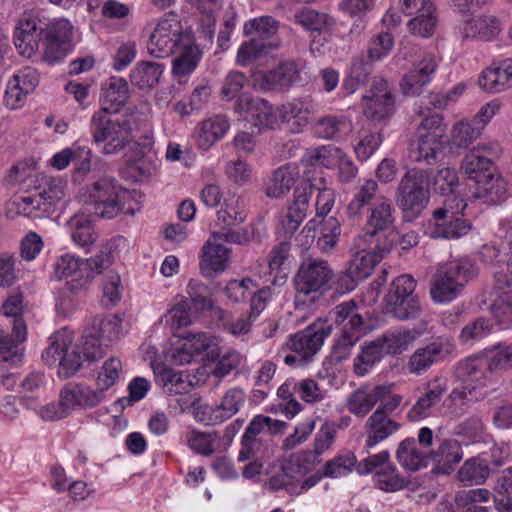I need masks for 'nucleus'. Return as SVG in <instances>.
Here are the masks:
<instances>
[{"instance_id":"obj_42","label":"nucleus","mask_w":512,"mask_h":512,"mask_svg":"<svg viewBox=\"0 0 512 512\" xmlns=\"http://www.w3.org/2000/svg\"><path fill=\"white\" fill-rule=\"evenodd\" d=\"M493 164L489 157L481 152L480 146L474 147L465 154L461 161L460 171L467 179L477 183V180L485 177L493 171Z\"/></svg>"},{"instance_id":"obj_22","label":"nucleus","mask_w":512,"mask_h":512,"mask_svg":"<svg viewBox=\"0 0 512 512\" xmlns=\"http://www.w3.org/2000/svg\"><path fill=\"white\" fill-rule=\"evenodd\" d=\"M437 66L436 58L433 55H425L404 76L401 82L402 92L408 96L419 95L422 88L432 81Z\"/></svg>"},{"instance_id":"obj_51","label":"nucleus","mask_w":512,"mask_h":512,"mask_svg":"<svg viewBox=\"0 0 512 512\" xmlns=\"http://www.w3.org/2000/svg\"><path fill=\"white\" fill-rule=\"evenodd\" d=\"M378 183L373 179L365 180L353 195V198L347 206V214L350 218H359L365 206L371 205L379 197Z\"/></svg>"},{"instance_id":"obj_9","label":"nucleus","mask_w":512,"mask_h":512,"mask_svg":"<svg viewBox=\"0 0 512 512\" xmlns=\"http://www.w3.org/2000/svg\"><path fill=\"white\" fill-rule=\"evenodd\" d=\"M430 174L425 169H411L401 178L396 189V203L406 220L417 218L430 198Z\"/></svg>"},{"instance_id":"obj_36","label":"nucleus","mask_w":512,"mask_h":512,"mask_svg":"<svg viewBox=\"0 0 512 512\" xmlns=\"http://www.w3.org/2000/svg\"><path fill=\"white\" fill-rule=\"evenodd\" d=\"M442 140L433 135H417L409 145L408 156L411 161L431 165L441 153Z\"/></svg>"},{"instance_id":"obj_41","label":"nucleus","mask_w":512,"mask_h":512,"mask_svg":"<svg viewBox=\"0 0 512 512\" xmlns=\"http://www.w3.org/2000/svg\"><path fill=\"white\" fill-rule=\"evenodd\" d=\"M247 217L244 200L240 195L229 194L216 212L217 223L223 228L242 224Z\"/></svg>"},{"instance_id":"obj_27","label":"nucleus","mask_w":512,"mask_h":512,"mask_svg":"<svg viewBox=\"0 0 512 512\" xmlns=\"http://www.w3.org/2000/svg\"><path fill=\"white\" fill-rule=\"evenodd\" d=\"M401 426L402 425L398 421L391 418V416L383 415L380 412L373 411L364 425L366 434L365 448H374L379 443L397 433Z\"/></svg>"},{"instance_id":"obj_62","label":"nucleus","mask_w":512,"mask_h":512,"mask_svg":"<svg viewBox=\"0 0 512 512\" xmlns=\"http://www.w3.org/2000/svg\"><path fill=\"white\" fill-rule=\"evenodd\" d=\"M490 496L491 493L484 488L464 490L456 495L455 502L463 509L462 512H489L487 507L478 503L487 502Z\"/></svg>"},{"instance_id":"obj_3","label":"nucleus","mask_w":512,"mask_h":512,"mask_svg":"<svg viewBox=\"0 0 512 512\" xmlns=\"http://www.w3.org/2000/svg\"><path fill=\"white\" fill-rule=\"evenodd\" d=\"M23 311V294L17 287L7 294L2 303V327H5V335H2V365L7 363L11 367H17L23 361V343L27 339Z\"/></svg>"},{"instance_id":"obj_5","label":"nucleus","mask_w":512,"mask_h":512,"mask_svg":"<svg viewBox=\"0 0 512 512\" xmlns=\"http://www.w3.org/2000/svg\"><path fill=\"white\" fill-rule=\"evenodd\" d=\"M333 271L325 260H304L294 277L296 310L303 312L314 311L316 304L321 300L329 288Z\"/></svg>"},{"instance_id":"obj_23","label":"nucleus","mask_w":512,"mask_h":512,"mask_svg":"<svg viewBox=\"0 0 512 512\" xmlns=\"http://www.w3.org/2000/svg\"><path fill=\"white\" fill-rule=\"evenodd\" d=\"M231 250L221 242V236L212 233L202 247V271L209 276L211 272H223L230 261Z\"/></svg>"},{"instance_id":"obj_61","label":"nucleus","mask_w":512,"mask_h":512,"mask_svg":"<svg viewBox=\"0 0 512 512\" xmlns=\"http://www.w3.org/2000/svg\"><path fill=\"white\" fill-rule=\"evenodd\" d=\"M318 226H320V235L317 245L322 252H331L336 247L341 235L340 222L336 217L331 216L326 220H320Z\"/></svg>"},{"instance_id":"obj_7","label":"nucleus","mask_w":512,"mask_h":512,"mask_svg":"<svg viewBox=\"0 0 512 512\" xmlns=\"http://www.w3.org/2000/svg\"><path fill=\"white\" fill-rule=\"evenodd\" d=\"M280 23L270 15L250 19L244 23V35L250 37L243 42L237 51L236 62L239 66H246L258 60L271 51L280 47V41L275 39Z\"/></svg>"},{"instance_id":"obj_35","label":"nucleus","mask_w":512,"mask_h":512,"mask_svg":"<svg viewBox=\"0 0 512 512\" xmlns=\"http://www.w3.org/2000/svg\"><path fill=\"white\" fill-rule=\"evenodd\" d=\"M352 128V123L344 115H325L318 118L313 125V133L317 138L339 140Z\"/></svg>"},{"instance_id":"obj_49","label":"nucleus","mask_w":512,"mask_h":512,"mask_svg":"<svg viewBox=\"0 0 512 512\" xmlns=\"http://www.w3.org/2000/svg\"><path fill=\"white\" fill-rule=\"evenodd\" d=\"M419 336V333L408 328L389 329L379 336L387 355H397L405 351Z\"/></svg>"},{"instance_id":"obj_21","label":"nucleus","mask_w":512,"mask_h":512,"mask_svg":"<svg viewBox=\"0 0 512 512\" xmlns=\"http://www.w3.org/2000/svg\"><path fill=\"white\" fill-rule=\"evenodd\" d=\"M237 110L255 127L271 128L277 123V115L272 106L261 98L241 95L237 101Z\"/></svg>"},{"instance_id":"obj_54","label":"nucleus","mask_w":512,"mask_h":512,"mask_svg":"<svg viewBox=\"0 0 512 512\" xmlns=\"http://www.w3.org/2000/svg\"><path fill=\"white\" fill-rule=\"evenodd\" d=\"M491 468L487 456H477L465 461L458 471L461 482L481 484L489 477Z\"/></svg>"},{"instance_id":"obj_53","label":"nucleus","mask_w":512,"mask_h":512,"mask_svg":"<svg viewBox=\"0 0 512 512\" xmlns=\"http://www.w3.org/2000/svg\"><path fill=\"white\" fill-rule=\"evenodd\" d=\"M156 383L160 385L168 395H185L192 388L188 376L183 372H177L173 369H163L156 378Z\"/></svg>"},{"instance_id":"obj_47","label":"nucleus","mask_w":512,"mask_h":512,"mask_svg":"<svg viewBox=\"0 0 512 512\" xmlns=\"http://www.w3.org/2000/svg\"><path fill=\"white\" fill-rule=\"evenodd\" d=\"M434 226L430 230L432 238L458 239L466 235L471 224L464 217L433 218Z\"/></svg>"},{"instance_id":"obj_34","label":"nucleus","mask_w":512,"mask_h":512,"mask_svg":"<svg viewBox=\"0 0 512 512\" xmlns=\"http://www.w3.org/2000/svg\"><path fill=\"white\" fill-rule=\"evenodd\" d=\"M502 237V248L508 256L505 269L501 268L494 272V289L504 290L512 287V215L500 223Z\"/></svg>"},{"instance_id":"obj_4","label":"nucleus","mask_w":512,"mask_h":512,"mask_svg":"<svg viewBox=\"0 0 512 512\" xmlns=\"http://www.w3.org/2000/svg\"><path fill=\"white\" fill-rule=\"evenodd\" d=\"M132 118V115L113 113L107 107L93 113L90 133L102 154H117L133 141Z\"/></svg>"},{"instance_id":"obj_44","label":"nucleus","mask_w":512,"mask_h":512,"mask_svg":"<svg viewBox=\"0 0 512 512\" xmlns=\"http://www.w3.org/2000/svg\"><path fill=\"white\" fill-rule=\"evenodd\" d=\"M385 355H387V352L379 337L365 342L354 359V373L357 376H365Z\"/></svg>"},{"instance_id":"obj_58","label":"nucleus","mask_w":512,"mask_h":512,"mask_svg":"<svg viewBox=\"0 0 512 512\" xmlns=\"http://www.w3.org/2000/svg\"><path fill=\"white\" fill-rule=\"evenodd\" d=\"M357 458L351 451H341L329 460L323 470V476L328 478H340L347 476L356 469Z\"/></svg>"},{"instance_id":"obj_25","label":"nucleus","mask_w":512,"mask_h":512,"mask_svg":"<svg viewBox=\"0 0 512 512\" xmlns=\"http://www.w3.org/2000/svg\"><path fill=\"white\" fill-rule=\"evenodd\" d=\"M491 354L487 357L473 356L460 361L457 365V376L465 383H472L482 390L488 383V372L494 373L499 369L491 368Z\"/></svg>"},{"instance_id":"obj_55","label":"nucleus","mask_w":512,"mask_h":512,"mask_svg":"<svg viewBox=\"0 0 512 512\" xmlns=\"http://www.w3.org/2000/svg\"><path fill=\"white\" fill-rule=\"evenodd\" d=\"M477 121L463 119L457 122L451 129L450 143L456 148H468L482 133V125Z\"/></svg>"},{"instance_id":"obj_37","label":"nucleus","mask_w":512,"mask_h":512,"mask_svg":"<svg viewBox=\"0 0 512 512\" xmlns=\"http://www.w3.org/2000/svg\"><path fill=\"white\" fill-rule=\"evenodd\" d=\"M67 229L73 243L85 251H89L97 240L92 221L84 213L72 216L67 222Z\"/></svg>"},{"instance_id":"obj_1","label":"nucleus","mask_w":512,"mask_h":512,"mask_svg":"<svg viewBox=\"0 0 512 512\" xmlns=\"http://www.w3.org/2000/svg\"><path fill=\"white\" fill-rule=\"evenodd\" d=\"M44 32L42 59L45 62L53 64L71 52L73 25L68 19L58 18L46 23L36 15L25 14L14 33V43L19 53L28 58L35 55Z\"/></svg>"},{"instance_id":"obj_18","label":"nucleus","mask_w":512,"mask_h":512,"mask_svg":"<svg viewBox=\"0 0 512 512\" xmlns=\"http://www.w3.org/2000/svg\"><path fill=\"white\" fill-rule=\"evenodd\" d=\"M448 390L445 380L435 378L426 383L424 393L411 406L406 414L410 422H418L433 415Z\"/></svg>"},{"instance_id":"obj_57","label":"nucleus","mask_w":512,"mask_h":512,"mask_svg":"<svg viewBox=\"0 0 512 512\" xmlns=\"http://www.w3.org/2000/svg\"><path fill=\"white\" fill-rule=\"evenodd\" d=\"M443 269L462 286L473 280L478 275V266L470 257H461L447 263Z\"/></svg>"},{"instance_id":"obj_15","label":"nucleus","mask_w":512,"mask_h":512,"mask_svg":"<svg viewBox=\"0 0 512 512\" xmlns=\"http://www.w3.org/2000/svg\"><path fill=\"white\" fill-rule=\"evenodd\" d=\"M364 115L374 122L390 117L395 110V101L387 81L375 78L362 97Z\"/></svg>"},{"instance_id":"obj_14","label":"nucleus","mask_w":512,"mask_h":512,"mask_svg":"<svg viewBox=\"0 0 512 512\" xmlns=\"http://www.w3.org/2000/svg\"><path fill=\"white\" fill-rule=\"evenodd\" d=\"M121 332V319L116 315L95 317L91 327L85 330L83 353L86 359L96 360L103 356L104 348L116 340Z\"/></svg>"},{"instance_id":"obj_48","label":"nucleus","mask_w":512,"mask_h":512,"mask_svg":"<svg viewBox=\"0 0 512 512\" xmlns=\"http://www.w3.org/2000/svg\"><path fill=\"white\" fill-rule=\"evenodd\" d=\"M293 22L308 32L319 34L330 30L335 24L334 19L328 14L307 7L301 8L293 14Z\"/></svg>"},{"instance_id":"obj_29","label":"nucleus","mask_w":512,"mask_h":512,"mask_svg":"<svg viewBox=\"0 0 512 512\" xmlns=\"http://www.w3.org/2000/svg\"><path fill=\"white\" fill-rule=\"evenodd\" d=\"M388 390L384 386L361 387L352 392L346 400L347 410L357 417L366 416L375 405L384 400Z\"/></svg>"},{"instance_id":"obj_63","label":"nucleus","mask_w":512,"mask_h":512,"mask_svg":"<svg viewBox=\"0 0 512 512\" xmlns=\"http://www.w3.org/2000/svg\"><path fill=\"white\" fill-rule=\"evenodd\" d=\"M186 292L188 294L186 301L190 308L193 307L196 311H206L212 308L211 291L203 282L191 279L188 282Z\"/></svg>"},{"instance_id":"obj_26","label":"nucleus","mask_w":512,"mask_h":512,"mask_svg":"<svg viewBox=\"0 0 512 512\" xmlns=\"http://www.w3.org/2000/svg\"><path fill=\"white\" fill-rule=\"evenodd\" d=\"M172 55V72L176 77H186L195 71L201 58L202 51L195 43L193 35L184 36L182 43L175 48Z\"/></svg>"},{"instance_id":"obj_56","label":"nucleus","mask_w":512,"mask_h":512,"mask_svg":"<svg viewBox=\"0 0 512 512\" xmlns=\"http://www.w3.org/2000/svg\"><path fill=\"white\" fill-rule=\"evenodd\" d=\"M286 423L265 415H256L245 429L244 436L261 438L262 435H275L285 430Z\"/></svg>"},{"instance_id":"obj_8","label":"nucleus","mask_w":512,"mask_h":512,"mask_svg":"<svg viewBox=\"0 0 512 512\" xmlns=\"http://www.w3.org/2000/svg\"><path fill=\"white\" fill-rule=\"evenodd\" d=\"M112 263L109 252L101 251L90 259H81L72 254L60 256L54 265L58 279H66L68 289L77 293L86 289L93 279Z\"/></svg>"},{"instance_id":"obj_6","label":"nucleus","mask_w":512,"mask_h":512,"mask_svg":"<svg viewBox=\"0 0 512 512\" xmlns=\"http://www.w3.org/2000/svg\"><path fill=\"white\" fill-rule=\"evenodd\" d=\"M327 319L339 330L331 356L334 361L341 362L350 356L355 344L365 335L367 325L354 300L338 304L329 312Z\"/></svg>"},{"instance_id":"obj_52","label":"nucleus","mask_w":512,"mask_h":512,"mask_svg":"<svg viewBox=\"0 0 512 512\" xmlns=\"http://www.w3.org/2000/svg\"><path fill=\"white\" fill-rule=\"evenodd\" d=\"M323 475L314 474L309 478L300 481L294 476L289 475L286 470L281 473L274 475L270 479V486L274 490L284 489L291 495H299L310 488L314 487L321 479Z\"/></svg>"},{"instance_id":"obj_38","label":"nucleus","mask_w":512,"mask_h":512,"mask_svg":"<svg viewBox=\"0 0 512 512\" xmlns=\"http://www.w3.org/2000/svg\"><path fill=\"white\" fill-rule=\"evenodd\" d=\"M299 177V169L286 164L276 169L266 184L265 193L269 198H282L295 185Z\"/></svg>"},{"instance_id":"obj_50","label":"nucleus","mask_w":512,"mask_h":512,"mask_svg":"<svg viewBox=\"0 0 512 512\" xmlns=\"http://www.w3.org/2000/svg\"><path fill=\"white\" fill-rule=\"evenodd\" d=\"M462 286L442 268L438 271L431 287V298L436 303H449L456 299L462 291Z\"/></svg>"},{"instance_id":"obj_13","label":"nucleus","mask_w":512,"mask_h":512,"mask_svg":"<svg viewBox=\"0 0 512 512\" xmlns=\"http://www.w3.org/2000/svg\"><path fill=\"white\" fill-rule=\"evenodd\" d=\"M433 438V431L429 427H422L417 438L402 440L396 450L399 465L408 472L426 468L431 461Z\"/></svg>"},{"instance_id":"obj_59","label":"nucleus","mask_w":512,"mask_h":512,"mask_svg":"<svg viewBox=\"0 0 512 512\" xmlns=\"http://www.w3.org/2000/svg\"><path fill=\"white\" fill-rule=\"evenodd\" d=\"M381 257L375 252L360 250L356 252L348 264L349 273L355 278L364 280L370 276L374 267L380 262Z\"/></svg>"},{"instance_id":"obj_10","label":"nucleus","mask_w":512,"mask_h":512,"mask_svg":"<svg viewBox=\"0 0 512 512\" xmlns=\"http://www.w3.org/2000/svg\"><path fill=\"white\" fill-rule=\"evenodd\" d=\"M42 359L49 366L58 364V374L63 378L74 376L83 363L79 348L73 344V333L66 328L50 336L49 346L43 351Z\"/></svg>"},{"instance_id":"obj_19","label":"nucleus","mask_w":512,"mask_h":512,"mask_svg":"<svg viewBox=\"0 0 512 512\" xmlns=\"http://www.w3.org/2000/svg\"><path fill=\"white\" fill-rule=\"evenodd\" d=\"M512 195V186L496 170L477 180L473 197L485 204L498 205Z\"/></svg>"},{"instance_id":"obj_20","label":"nucleus","mask_w":512,"mask_h":512,"mask_svg":"<svg viewBox=\"0 0 512 512\" xmlns=\"http://www.w3.org/2000/svg\"><path fill=\"white\" fill-rule=\"evenodd\" d=\"M309 187H305L308 191L312 192L313 189L318 190L316 197L315 209L316 215L313 219L309 220L304 226L301 234L306 238V244L312 242L316 237V228L320 220H326L327 215L331 212L335 204V193L332 189L327 188L325 180L320 177L318 181H308Z\"/></svg>"},{"instance_id":"obj_17","label":"nucleus","mask_w":512,"mask_h":512,"mask_svg":"<svg viewBox=\"0 0 512 512\" xmlns=\"http://www.w3.org/2000/svg\"><path fill=\"white\" fill-rule=\"evenodd\" d=\"M455 346L449 337L440 336L423 347L417 348L408 360V370L413 375L425 373L435 363L452 354Z\"/></svg>"},{"instance_id":"obj_60","label":"nucleus","mask_w":512,"mask_h":512,"mask_svg":"<svg viewBox=\"0 0 512 512\" xmlns=\"http://www.w3.org/2000/svg\"><path fill=\"white\" fill-rule=\"evenodd\" d=\"M497 291L499 294L491 304V314L500 328L505 329L512 325V291L510 289Z\"/></svg>"},{"instance_id":"obj_2","label":"nucleus","mask_w":512,"mask_h":512,"mask_svg":"<svg viewBox=\"0 0 512 512\" xmlns=\"http://www.w3.org/2000/svg\"><path fill=\"white\" fill-rule=\"evenodd\" d=\"M140 197L136 190H129L106 176L92 184L86 205L97 217L113 219L122 213L133 215L139 210Z\"/></svg>"},{"instance_id":"obj_24","label":"nucleus","mask_w":512,"mask_h":512,"mask_svg":"<svg viewBox=\"0 0 512 512\" xmlns=\"http://www.w3.org/2000/svg\"><path fill=\"white\" fill-rule=\"evenodd\" d=\"M342 150L333 145H323L306 151L301 158L305 181H318L311 173L313 168H332L342 157Z\"/></svg>"},{"instance_id":"obj_12","label":"nucleus","mask_w":512,"mask_h":512,"mask_svg":"<svg viewBox=\"0 0 512 512\" xmlns=\"http://www.w3.org/2000/svg\"><path fill=\"white\" fill-rule=\"evenodd\" d=\"M192 33L185 29L175 13H168L159 19L147 41V52L155 58L172 55L184 39Z\"/></svg>"},{"instance_id":"obj_39","label":"nucleus","mask_w":512,"mask_h":512,"mask_svg":"<svg viewBox=\"0 0 512 512\" xmlns=\"http://www.w3.org/2000/svg\"><path fill=\"white\" fill-rule=\"evenodd\" d=\"M311 191L306 188H296L293 203L288 207L287 213L282 219L285 232L293 234L307 215Z\"/></svg>"},{"instance_id":"obj_40","label":"nucleus","mask_w":512,"mask_h":512,"mask_svg":"<svg viewBox=\"0 0 512 512\" xmlns=\"http://www.w3.org/2000/svg\"><path fill=\"white\" fill-rule=\"evenodd\" d=\"M462 457V448L456 439H444L437 449L432 448L431 461L436 464V469L444 474H449Z\"/></svg>"},{"instance_id":"obj_11","label":"nucleus","mask_w":512,"mask_h":512,"mask_svg":"<svg viewBox=\"0 0 512 512\" xmlns=\"http://www.w3.org/2000/svg\"><path fill=\"white\" fill-rule=\"evenodd\" d=\"M332 332V324L328 319L319 318L303 331L293 335L289 346L293 354L286 355L287 365H302L312 358L321 348L325 339Z\"/></svg>"},{"instance_id":"obj_45","label":"nucleus","mask_w":512,"mask_h":512,"mask_svg":"<svg viewBox=\"0 0 512 512\" xmlns=\"http://www.w3.org/2000/svg\"><path fill=\"white\" fill-rule=\"evenodd\" d=\"M180 405L181 411L191 409L194 419L204 425L212 426L223 423L217 405L201 403L199 398L181 397L176 400Z\"/></svg>"},{"instance_id":"obj_30","label":"nucleus","mask_w":512,"mask_h":512,"mask_svg":"<svg viewBox=\"0 0 512 512\" xmlns=\"http://www.w3.org/2000/svg\"><path fill=\"white\" fill-rule=\"evenodd\" d=\"M52 213L49 203H46L37 191L26 196L15 197L7 203V217L25 216L30 218H43Z\"/></svg>"},{"instance_id":"obj_16","label":"nucleus","mask_w":512,"mask_h":512,"mask_svg":"<svg viewBox=\"0 0 512 512\" xmlns=\"http://www.w3.org/2000/svg\"><path fill=\"white\" fill-rule=\"evenodd\" d=\"M242 422L237 419L234 423L228 425L223 435L217 431L202 432L195 429L191 430L186 433L187 445L192 451L203 456L223 452L230 446L232 436L237 432Z\"/></svg>"},{"instance_id":"obj_64","label":"nucleus","mask_w":512,"mask_h":512,"mask_svg":"<svg viewBox=\"0 0 512 512\" xmlns=\"http://www.w3.org/2000/svg\"><path fill=\"white\" fill-rule=\"evenodd\" d=\"M319 104L310 95L296 98L283 106L284 117L287 120L299 119L306 121L308 116L319 111Z\"/></svg>"},{"instance_id":"obj_33","label":"nucleus","mask_w":512,"mask_h":512,"mask_svg":"<svg viewBox=\"0 0 512 512\" xmlns=\"http://www.w3.org/2000/svg\"><path fill=\"white\" fill-rule=\"evenodd\" d=\"M369 210L370 214L366 223L369 236H374L393 227L394 208L390 199L380 195Z\"/></svg>"},{"instance_id":"obj_43","label":"nucleus","mask_w":512,"mask_h":512,"mask_svg":"<svg viewBox=\"0 0 512 512\" xmlns=\"http://www.w3.org/2000/svg\"><path fill=\"white\" fill-rule=\"evenodd\" d=\"M230 128V123L224 115H214L203 120L198 126V144L206 150L221 140Z\"/></svg>"},{"instance_id":"obj_31","label":"nucleus","mask_w":512,"mask_h":512,"mask_svg":"<svg viewBox=\"0 0 512 512\" xmlns=\"http://www.w3.org/2000/svg\"><path fill=\"white\" fill-rule=\"evenodd\" d=\"M502 30L500 21L494 16H476L463 22L460 33L464 39L491 41Z\"/></svg>"},{"instance_id":"obj_32","label":"nucleus","mask_w":512,"mask_h":512,"mask_svg":"<svg viewBox=\"0 0 512 512\" xmlns=\"http://www.w3.org/2000/svg\"><path fill=\"white\" fill-rule=\"evenodd\" d=\"M215 345V338L206 332L190 333L181 347L175 349L172 358L180 365L190 364L196 355Z\"/></svg>"},{"instance_id":"obj_28","label":"nucleus","mask_w":512,"mask_h":512,"mask_svg":"<svg viewBox=\"0 0 512 512\" xmlns=\"http://www.w3.org/2000/svg\"><path fill=\"white\" fill-rule=\"evenodd\" d=\"M64 406L69 407L70 412L75 408H94L105 400L106 394L98 388L92 389L85 384H67L62 388Z\"/></svg>"},{"instance_id":"obj_46","label":"nucleus","mask_w":512,"mask_h":512,"mask_svg":"<svg viewBox=\"0 0 512 512\" xmlns=\"http://www.w3.org/2000/svg\"><path fill=\"white\" fill-rule=\"evenodd\" d=\"M164 66L158 62L140 61L130 72L131 83L139 89L155 87L163 74Z\"/></svg>"}]
</instances>
